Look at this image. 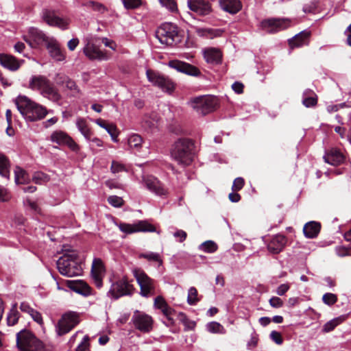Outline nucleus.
Returning a JSON list of instances; mask_svg holds the SVG:
<instances>
[{"mask_svg": "<svg viewBox=\"0 0 351 351\" xmlns=\"http://www.w3.org/2000/svg\"><path fill=\"white\" fill-rule=\"evenodd\" d=\"M59 272L67 277L77 276L82 273L81 260L78 252L71 249H65L64 254L56 263Z\"/></svg>", "mask_w": 351, "mask_h": 351, "instance_id": "nucleus-1", "label": "nucleus"}, {"mask_svg": "<svg viewBox=\"0 0 351 351\" xmlns=\"http://www.w3.org/2000/svg\"><path fill=\"white\" fill-rule=\"evenodd\" d=\"M17 109L27 121H37L44 119L48 114L47 108L26 96L19 95L15 99Z\"/></svg>", "mask_w": 351, "mask_h": 351, "instance_id": "nucleus-2", "label": "nucleus"}, {"mask_svg": "<svg viewBox=\"0 0 351 351\" xmlns=\"http://www.w3.org/2000/svg\"><path fill=\"white\" fill-rule=\"evenodd\" d=\"M195 154V145L189 138L177 139V165L185 168L191 165Z\"/></svg>", "mask_w": 351, "mask_h": 351, "instance_id": "nucleus-3", "label": "nucleus"}, {"mask_svg": "<svg viewBox=\"0 0 351 351\" xmlns=\"http://www.w3.org/2000/svg\"><path fill=\"white\" fill-rule=\"evenodd\" d=\"M16 345L21 351H44V346L31 332L23 330L16 335Z\"/></svg>", "mask_w": 351, "mask_h": 351, "instance_id": "nucleus-4", "label": "nucleus"}, {"mask_svg": "<svg viewBox=\"0 0 351 351\" xmlns=\"http://www.w3.org/2000/svg\"><path fill=\"white\" fill-rule=\"evenodd\" d=\"M188 104L198 114L206 115L217 109L218 99L213 96L204 95L191 99Z\"/></svg>", "mask_w": 351, "mask_h": 351, "instance_id": "nucleus-5", "label": "nucleus"}, {"mask_svg": "<svg viewBox=\"0 0 351 351\" xmlns=\"http://www.w3.org/2000/svg\"><path fill=\"white\" fill-rule=\"evenodd\" d=\"M134 276L140 286L141 295L144 297H149L154 294L155 283L154 280L150 278L144 271L136 269L133 271Z\"/></svg>", "mask_w": 351, "mask_h": 351, "instance_id": "nucleus-6", "label": "nucleus"}, {"mask_svg": "<svg viewBox=\"0 0 351 351\" xmlns=\"http://www.w3.org/2000/svg\"><path fill=\"white\" fill-rule=\"evenodd\" d=\"M147 80L153 85L157 86L163 91L171 94L174 90V84L168 77L154 70L148 69L146 71Z\"/></svg>", "mask_w": 351, "mask_h": 351, "instance_id": "nucleus-7", "label": "nucleus"}, {"mask_svg": "<svg viewBox=\"0 0 351 351\" xmlns=\"http://www.w3.org/2000/svg\"><path fill=\"white\" fill-rule=\"evenodd\" d=\"M176 36V25L171 23H162L156 30V36L161 44L173 46Z\"/></svg>", "mask_w": 351, "mask_h": 351, "instance_id": "nucleus-8", "label": "nucleus"}, {"mask_svg": "<svg viewBox=\"0 0 351 351\" xmlns=\"http://www.w3.org/2000/svg\"><path fill=\"white\" fill-rule=\"evenodd\" d=\"M79 315L77 313L70 311L64 313L59 320L56 330L58 335H62L71 330L78 323Z\"/></svg>", "mask_w": 351, "mask_h": 351, "instance_id": "nucleus-9", "label": "nucleus"}, {"mask_svg": "<svg viewBox=\"0 0 351 351\" xmlns=\"http://www.w3.org/2000/svg\"><path fill=\"white\" fill-rule=\"evenodd\" d=\"M51 37L47 36L43 32L36 27H30L28 35L23 36V40L32 47L36 48L38 45H46Z\"/></svg>", "mask_w": 351, "mask_h": 351, "instance_id": "nucleus-10", "label": "nucleus"}, {"mask_svg": "<svg viewBox=\"0 0 351 351\" xmlns=\"http://www.w3.org/2000/svg\"><path fill=\"white\" fill-rule=\"evenodd\" d=\"M261 26L268 33L273 34L287 29L290 26V21L287 19L271 18L263 20Z\"/></svg>", "mask_w": 351, "mask_h": 351, "instance_id": "nucleus-11", "label": "nucleus"}, {"mask_svg": "<svg viewBox=\"0 0 351 351\" xmlns=\"http://www.w3.org/2000/svg\"><path fill=\"white\" fill-rule=\"evenodd\" d=\"M55 81L58 86H62L65 91H70V97H77L81 94V90L75 82L69 76L58 73L55 77Z\"/></svg>", "mask_w": 351, "mask_h": 351, "instance_id": "nucleus-12", "label": "nucleus"}, {"mask_svg": "<svg viewBox=\"0 0 351 351\" xmlns=\"http://www.w3.org/2000/svg\"><path fill=\"white\" fill-rule=\"evenodd\" d=\"M119 228L121 232L126 234H132L138 232H154L156 230L154 226L145 221H139L134 224L120 223Z\"/></svg>", "mask_w": 351, "mask_h": 351, "instance_id": "nucleus-13", "label": "nucleus"}, {"mask_svg": "<svg viewBox=\"0 0 351 351\" xmlns=\"http://www.w3.org/2000/svg\"><path fill=\"white\" fill-rule=\"evenodd\" d=\"M43 19L50 26L58 27L61 29L69 27V20L58 16L53 11L45 10L43 12Z\"/></svg>", "mask_w": 351, "mask_h": 351, "instance_id": "nucleus-14", "label": "nucleus"}, {"mask_svg": "<svg viewBox=\"0 0 351 351\" xmlns=\"http://www.w3.org/2000/svg\"><path fill=\"white\" fill-rule=\"evenodd\" d=\"M132 292V285L124 278L113 283L109 291V293L115 299L123 295H130Z\"/></svg>", "mask_w": 351, "mask_h": 351, "instance_id": "nucleus-15", "label": "nucleus"}, {"mask_svg": "<svg viewBox=\"0 0 351 351\" xmlns=\"http://www.w3.org/2000/svg\"><path fill=\"white\" fill-rule=\"evenodd\" d=\"M50 139L52 142L56 143L60 145H66L73 151H77L79 149V146L77 145V143L71 136H69L66 132L63 131H54L51 134Z\"/></svg>", "mask_w": 351, "mask_h": 351, "instance_id": "nucleus-16", "label": "nucleus"}, {"mask_svg": "<svg viewBox=\"0 0 351 351\" xmlns=\"http://www.w3.org/2000/svg\"><path fill=\"white\" fill-rule=\"evenodd\" d=\"M154 306L162 311L164 315L163 322L167 326H171L174 324V311L168 306L162 297L158 296L155 298Z\"/></svg>", "mask_w": 351, "mask_h": 351, "instance_id": "nucleus-17", "label": "nucleus"}, {"mask_svg": "<svg viewBox=\"0 0 351 351\" xmlns=\"http://www.w3.org/2000/svg\"><path fill=\"white\" fill-rule=\"evenodd\" d=\"M132 321L136 328L142 332H149L152 329V319L146 314L136 311L132 316Z\"/></svg>", "mask_w": 351, "mask_h": 351, "instance_id": "nucleus-18", "label": "nucleus"}, {"mask_svg": "<svg viewBox=\"0 0 351 351\" xmlns=\"http://www.w3.org/2000/svg\"><path fill=\"white\" fill-rule=\"evenodd\" d=\"M45 46L49 51V56L55 61L62 62L65 60V51L61 48L60 43L55 38L51 37Z\"/></svg>", "mask_w": 351, "mask_h": 351, "instance_id": "nucleus-19", "label": "nucleus"}, {"mask_svg": "<svg viewBox=\"0 0 351 351\" xmlns=\"http://www.w3.org/2000/svg\"><path fill=\"white\" fill-rule=\"evenodd\" d=\"M105 274V268L101 259L95 258L93 261L91 275L97 287H102V279Z\"/></svg>", "mask_w": 351, "mask_h": 351, "instance_id": "nucleus-20", "label": "nucleus"}, {"mask_svg": "<svg viewBox=\"0 0 351 351\" xmlns=\"http://www.w3.org/2000/svg\"><path fill=\"white\" fill-rule=\"evenodd\" d=\"M142 182L145 186L151 192L158 195H165L166 190L155 177L152 176H145L143 177Z\"/></svg>", "mask_w": 351, "mask_h": 351, "instance_id": "nucleus-21", "label": "nucleus"}, {"mask_svg": "<svg viewBox=\"0 0 351 351\" xmlns=\"http://www.w3.org/2000/svg\"><path fill=\"white\" fill-rule=\"evenodd\" d=\"M84 54L90 60H107L109 56L101 51L94 43L88 42L84 48Z\"/></svg>", "mask_w": 351, "mask_h": 351, "instance_id": "nucleus-22", "label": "nucleus"}, {"mask_svg": "<svg viewBox=\"0 0 351 351\" xmlns=\"http://www.w3.org/2000/svg\"><path fill=\"white\" fill-rule=\"evenodd\" d=\"M188 6L191 10L202 16L208 15L212 11L211 5L205 0H189Z\"/></svg>", "mask_w": 351, "mask_h": 351, "instance_id": "nucleus-23", "label": "nucleus"}, {"mask_svg": "<svg viewBox=\"0 0 351 351\" xmlns=\"http://www.w3.org/2000/svg\"><path fill=\"white\" fill-rule=\"evenodd\" d=\"M203 55L206 62L211 64H218L221 62V51L217 48L209 47L203 50Z\"/></svg>", "mask_w": 351, "mask_h": 351, "instance_id": "nucleus-24", "label": "nucleus"}, {"mask_svg": "<svg viewBox=\"0 0 351 351\" xmlns=\"http://www.w3.org/2000/svg\"><path fill=\"white\" fill-rule=\"evenodd\" d=\"M50 82V80L44 75H34L29 80V88L38 90L41 94Z\"/></svg>", "mask_w": 351, "mask_h": 351, "instance_id": "nucleus-25", "label": "nucleus"}, {"mask_svg": "<svg viewBox=\"0 0 351 351\" xmlns=\"http://www.w3.org/2000/svg\"><path fill=\"white\" fill-rule=\"evenodd\" d=\"M324 158L326 162L334 166L341 164L345 160L343 154L335 148H332L326 153Z\"/></svg>", "mask_w": 351, "mask_h": 351, "instance_id": "nucleus-26", "label": "nucleus"}, {"mask_svg": "<svg viewBox=\"0 0 351 351\" xmlns=\"http://www.w3.org/2000/svg\"><path fill=\"white\" fill-rule=\"evenodd\" d=\"M286 242L285 237L281 234L276 235L269 242L267 249L273 254H278L284 248Z\"/></svg>", "mask_w": 351, "mask_h": 351, "instance_id": "nucleus-27", "label": "nucleus"}, {"mask_svg": "<svg viewBox=\"0 0 351 351\" xmlns=\"http://www.w3.org/2000/svg\"><path fill=\"white\" fill-rule=\"evenodd\" d=\"M67 286L73 291L83 295L90 294V288L85 282L82 280H68Z\"/></svg>", "mask_w": 351, "mask_h": 351, "instance_id": "nucleus-28", "label": "nucleus"}, {"mask_svg": "<svg viewBox=\"0 0 351 351\" xmlns=\"http://www.w3.org/2000/svg\"><path fill=\"white\" fill-rule=\"evenodd\" d=\"M41 95L44 97L56 104H59L62 98L58 88H56L51 82L42 91Z\"/></svg>", "mask_w": 351, "mask_h": 351, "instance_id": "nucleus-29", "label": "nucleus"}, {"mask_svg": "<svg viewBox=\"0 0 351 351\" xmlns=\"http://www.w3.org/2000/svg\"><path fill=\"white\" fill-rule=\"evenodd\" d=\"M219 5L221 9L230 14H236L242 8L239 0H219Z\"/></svg>", "mask_w": 351, "mask_h": 351, "instance_id": "nucleus-30", "label": "nucleus"}, {"mask_svg": "<svg viewBox=\"0 0 351 351\" xmlns=\"http://www.w3.org/2000/svg\"><path fill=\"white\" fill-rule=\"evenodd\" d=\"M0 64L12 71H16L20 67V62L16 58L4 53H0Z\"/></svg>", "mask_w": 351, "mask_h": 351, "instance_id": "nucleus-31", "label": "nucleus"}, {"mask_svg": "<svg viewBox=\"0 0 351 351\" xmlns=\"http://www.w3.org/2000/svg\"><path fill=\"white\" fill-rule=\"evenodd\" d=\"M309 36L310 33L308 32H301L291 39L289 40L290 47L293 49L308 45Z\"/></svg>", "mask_w": 351, "mask_h": 351, "instance_id": "nucleus-32", "label": "nucleus"}, {"mask_svg": "<svg viewBox=\"0 0 351 351\" xmlns=\"http://www.w3.org/2000/svg\"><path fill=\"white\" fill-rule=\"evenodd\" d=\"M321 224L316 221H309L303 228V232L306 238L313 239L317 237L320 232Z\"/></svg>", "mask_w": 351, "mask_h": 351, "instance_id": "nucleus-33", "label": "nucleus"}, {"mask_svg": "<svg viewBox=\"0 0 351 351\" xmlns=\"http://www.w3.org/2000/svg\"><path fill=\"white\" fill-rule=\"evenodd\" d=\"M20 310L23 313L29 314L39 325L41 326L43 324V319L41 314L38 311L32 308L27 302H21L20 304Z\"/></svg>", "mask_w": 351, "mask_h": 351, "instance_id": "nucleus-34", "label": "nucleus"}, {"mask_svg": "<svg viewBox=\"0 0 351 351\" xmlns=\"http://www.w3.org/2000/svg\"><path fill=\"white\" fill-rule=\"evenodd\" d=\"M177 71L192 76H199L201 73L197 67L179 60H177Z\"/></svg>", "mask_w": 351, "mask_h": 351, "instance_id": "nucleus-35", "label": "nucleus"}, {"mask_svg": "<svg viewBox=\"0 0 351 351\" xmlns=\"http://www.w3.org/2000/svg\"><path fill=\"white\" fill-rule=\"evenodd\" d=\"M75 124L78 130L84 136V138L86 140L90 141L93 136V132L86 121L84 118H77Z\"/></svg>", "mask_w": 351, "mask_h": 351, "instance_id": "nucleus-36", "label": "nucleus"}, {"mask_svg": "<svg viewBox=\"0 0 351 351\" xmlns=\"http://www.w3.org/2000/svg\"><path fill=\"white\" fill-rule=\"evenodd\" d=\"M95 123L108 132V133L111 136L112 141L115 142L117 141L118 132L115 125L112 123H108L106 121L101 119H97L95 121Z\"/></svg>", "mask_w": 351, "mask_h": 351, "instance_id": "nucleus-37", "label": "nucleus"}, {"mask_svg": "<svg viewBox=\"0 0 351 351\" xmlns=\"http://www.w3.org/2000/svg\"><path fill=\"white\" fill-rule=\"evenodd\" d=\"M14 176L16 184H28L31 180L29 174L19 166H16L14 169Z\"/></svg>", "mask_w": 351, "mask_h": 351, "instance_id": "nucleus-38", "label": "nucleus"}, {"mask_svg": "<svg viewBox=\"0 0 351 351\" xmlns=\"http://www.w3.org/2000/svg\"><path fill=\"white\" fill-rule=\"evenodd\" d=\"M0 176L8 180L10 176V162L2 153H0Z\"/></svg>", "mask_w": 351, "mask_h": 351, "instance_id": "nucleus-39", "label": "nucleus"}, {"mask_svg": "<svg viewBox=\"0 0 351 351\" xmlns=\"http://www.w3.org/2000/svg\"><path fill=\"white\" fill-rule=\"evenodd\" d=\"M223 30L220 29H199L197 33L200 36H205L209 38L221 36Z\"/></svg>", "mask_w": 351, "mask_h": 351, "instance_id": "nucleus-40", "label": "nucleus"}, {"mask_svg": "<svg viewBox=\"0 0 351 351\" xmlns=\"http://www.w3.org/2000/svg\"><path fill=\"white\" fill-rule=\"evenodd\" d=\"M16 306L17 304L16 303L13 304L7 316V322L9 326H14L18 322L19 312L17 311Z\"/></svg>", "mask_w": 351, "mask_h": 351, "instance_id": "nucleus-41", "label": "nucleus"}, {"mask_svg": "<svg viewBox=\"0 0 351 351\" xmlns=\"http://www.w3.org/2000/svg\"><path fill=\"white\" fill-rule=\"evenodd\" d=\"M128 145L131 149H136L138 150L143 143L142 137L136 134H134L128 138Z\"/></svg>", "mask_w": 351, "mask_h": 351, "instance_id": "nucleus-42", "label": "nucleus"}, {"mask_svg": "<svg viewBox=\"0 0 351 351\" xmlns=\"http://www.w3.org/2000/svg\"><path fill=\"white\" fill-rule=\"evenodd\" d=\"M207 330L210 333L225 334L224 327L217 322H211L206 325Z\"/></svg>", "mask_w": 351, "mask_h": 351, "instance_id": "nucleus-43", "label": "nucleus"}, {"mask_svg": "<svg viewBox=\"0 0 351 351\" xmlns=\"http://www.w3.org/2000/svg\"><path fill=\"white\" fill-rule=\"evenodd\" d=\"M178 318L180 322L184 325V330H193L196 326L194 321L189 319L183 313H180L178 315Z\"/></svg>", "mask_w": 351, "mask_h": 351, "instance_id": "nucleus-44", "label": "nucleus"}, {"mask_svg": "<svg viewBox=\"0 0 351 351\" xmlns=\"http://www.w3.org/2000/svg\"><path fill=\"white\" fill-rule=\"evenodd\" d=\"M199 249L206 253H213L217 250V245L213 241H207L202 243Z\"/></svg>", "mask_w": 351, "mask_h": 351, "instance_id": "nucleus-45", "label": "nucleus"}, {"mask_svg": "<svg viewBox=\"0 0 351 351\" xmlns=\"http://www.w3.org/2000/svg\"><path fill=\"white\" fill-rule=\"evenodd\" d=\"M83 5L88 8H92L94 11L101 13L104 12L106 10V7L102 3L93 1L86 2L83 3Z\"/></svg>", "mask_w": 351, "mask_h": 351, "instance_id": "nucleus-46", "label": "nucleus"}, {"mask_svg": "<svg viewBox=\"0 0 351 351\" xmlns=\"http://www.w3.org/2000/svg\"><path fill=\"white\" fill-rule=\"evenodd\" d=\"M199 301L197 297V290L196 288L192 287L189 289L187 302L190 305H195Z\"/></svg>", "mask_w": 351, "mask_h": 351, "instance_id": "nucleus-47", "label": "nucleus"}, {"mask_svg": "<svg viewBox=\"0 0 351 351\" xmlns=\"http://www.w3.org/2000/svg\"><path fill=\"white\" fill-rule=\"evenodd\" d=\"M322 300L326 304L331 306L337 301V297L334 293H327L323 295Z\"/></svg>", "mask_w": 351, "mask_h": 351, "instance_id": "nucleus-48", "label": "nucleus"}, {"mask_svg": "<svg viewBox=\"0 0 351 351\" xmlns=\"http://www.w3.org/2000/svg\"><path fill=\"white\" fill-rule=\"evenodd\" d=\"M140 256L143 257V258L147 259L148 261L158 262V263H159L160 265L162 263V261L160 258V255L158 253L149 252V253H146V254H141Z\"/></svg>", "mask_w": 351, "mask_h": 351, "instance_id": "nucleus-49", "label": "nucleus"}, {"mask_svg": "<svg viewBox=\"0 0 351 351\" xmlns=\"http://www.w3.org/2000/svg\"><path fill=\"white\" fill-rule=\"evenodd\" d=\"M108 202L114 207H121L123 204V199L116 195L108 197Z\"/></svg>", "mask_w": 351, "mask_h": 351, "instance_id": "nucleus-50", "label": "nucleus"}, {"mask_svg": "<svg viewBox=\"0 0 351 351\" xmlns=\"http://www.w3.org/2000/svg\"><path fill=\"white\" fill-rule=\"evenodd\" d=\"M339 324V321L338 319L330 320L324 324L323 331L325 332L332 331Z\"/></svg>", "mask_w": 351, "mask_h": 351, "instance_id": "nucleus-51", "label": "nucleus"}, {"mask_svg": "<svg viewBox=\"0 0 351 351\" xmlns=\"http://www.w3.org/2000/svg\"><path fill=\"white\" fill-rule=\"evenodd\" d=\"M110 170L112 173H117L119 172L126 171V169L123 164L119 163V162H117L115 160H113L112 162Z\"/></svg>", "mask_w": 351, "mask_h": 351, "instance_id": "nucleus-52", "label": "nucleus"}, {"mask_svg": "<svg viewBox=\"0 0 351 351\" xmlns=\"http://www.w3.org/2000/svg\"><path fill=\"white\" fill-rule=\"evenodd\" d=\"M339 256H345L351 254V243L349 247L338 246L335 249Z\"/></svg>", "mask_w": 351, "mask_h": 351, "instance_id": "nucleus-53", "label": "nucleus"}, {"mask_svg": "<svg viewBox=\"0 0 351 351\" xmlns=\"http://www.w3.org/2000/svg\"><path fill=\"white\" fill-rule=\"evenodd\" d=\"M159 2L162 7H165L171 12L176 10V1L175 0H159Z\"/></svg>", "mask_w": 351, "mask_h": 351, "instance_id": "nucleus-54", "label": "nucleus"}, {"mask_svg": "<svg viewBox=\"0 0 351 351\" xmlns=\"http://www.w3.org/2000/svg\"><path fill=\"white\" fill-rule=\"evenodd\" d=\"M317 7V3L315 1H313L310 3H306L303 7V11L305 13H313L315 12Z\"/></svg>", "mask_w": 351, "mask_h": 351, "instance_id": "nucleus-55", "label": "nucleus"}, {"mask_svg": "<svg viewBox=\"0 0 351 351\" xmlns=\"http://www.w3.org/2000/svg\"><path fill=\"white\" fill-rule=\"evenodd\" d=\"M271 339L278 345H281L283 342V339L281 334L279 332L273 330L270 333Z\"/></svg>", "mask_w": 351, "mask_h": 351, "instance_id": "nucleus-56", "label": "nucleus"}, {"mask_svg": "<svg viewBox=\"0 0 351 351\" xmlns=\"http://www.w3.org/2000/svg\"><path fill=\"white\" fill-rule=\"evenodd\" d=\"M125 7L128 9H133L141 5V0H123Z\"/></svg>", "mask_w": 351, "mask_h": 351, "instance_id": "nucleus-57", "label": "nucleus"}, {"mask_svg": "<svg viewBox=\"0 0 351 351\" xmlns=\"http://www.w3.org/2000/svg\"><path fill=\"white\" fill-rule=\"evenodd\" d=\"M245 182L242 178H237L234 182L232 189L234 191H240L244 186Z\"/></svg>", "mask_w": 351, "mask_h": 351, "instance_id": "nucleus-58", "label": "nucleus"}, {"mask_svg": "<svg viewBox=\"0 0 351 351\" xmlns=\"http://www.w3.org/2000/svg\"><path fill=\"white\" fill-rule=\"evenodd\" d=\"M317 102V99L316 96L306 97L302 101L303 104L307 108L315 106Z\"/></svg>", "mask_w": 351, "mask_h": 351, "instance_id": "nucleus-59", "label": "nucleus"}, {"mask_svg": "<svg viewBox=\"0 0 351 351\" xmlns=\"http://www.w3.org/2000/svg\"><path fill=\"white\" fill-rule=\"evenodd\" d=\"M89 338L88 336H85L81 342V343L77 347L75 351H88V343Z\"/></svg>", "mask_w": 351, "mask_h": 351, "instance_id": "nucleus-60", "label": "nucleus"}, {"mask_svg": "<svg viewBox=\"0 0 351 351\" xmlns=\"http://www.w3.org/2000/svg\"><path fill=\"white\" fill-rule=\"evenodd\" d=\"M25 204L31 208V210H33L34 213L38 214L40 213L41 210L38 205L35 202H32L31 199H27L25 202Z\"/></svg>", "mask_w": 351, "mask_h": 351, "instance_id": "nucleus-61", "label": "nucleus"}, {"mask_svg": "<svg viewBox=\"0 0 351 351\" xmlns=\"http://www.w3.org/2000/svg\"><path fill=\"white\" fill-rule=\"evenodd\" d=\"M11 195L8 190L0 186V201L8 202L10 199Z\"/></svg>", "mask_w": 351, "mask_h": 351, "instance_id": "nucleus-62", "label": "nucleus"}, {"mask_svg": "<svg viewBox=\"0 0 351 351\" xmlns=\"http://www.w3.org/2000/svg\"><path fill=\"white\" fill-rule=\"evenodd\" d=\"M269 304L274 308H280L283 306V301L278 297H272L270 298Z\"/></svg>", "mask_w": 351, "mask_h": 351, "instance_id": "nucleus-63", "label": "nucleus"}, {"mask_svg": "<svg viewBox=\"0 0 351 351\" xmlns=\"http://www.w3.org/2000/svg\"><path fill=\"white\" fill-rule=\"evenodd\" d=\"M46 178V176L43 173H40V172H38V173H36L34 176L32 177V180L36 183V184H41L43 181H44Z\"/></svg>", "mask_w": 351, "mask_h": 351, "instance_id": "nucleus-64", "label": "nucleus"}]
</instances>
